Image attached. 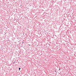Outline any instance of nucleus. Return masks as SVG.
Listing matches in <instances>:
<instances>
[{
  "label": "nucleus",
  "instance_id": "1",
  "mask_svg": "<svg viewBox=\"0 0 76 76\" xmlns=\"http://www.w3.org/2000/svg\"><path fill=\"white\" fill-rule=\"evenodd\" d=\"M19 70H20V68H19Z\"/></svg>",
  "mask_w": 76,
  "mask_h": 76
},
{
  "label": "nucleus",
  "instance_id": "2",
  "mask_svg": "<svg viewBox=\"0 0 76 76\" xmlns=\"http://www.w3.org/2000/svg\"><path fill=\"white\" fill-rule=\"evenodd\" d=\"M15 62H13V64H14V63Z\"/></svg>",
  "mask_w": 76,
  "mask_h": 76
},
{
  "label": "nucleus",
  "instance_id": "3",
  "mask_svg": "<svg viewBox=\"0 0 76 76\" xmlns=\"http://www.w3.org/2000/svg\"><path fill=\"white\" fill-rule=\"evenodd\" d=\"M14 63H15V62H14Z\"/></svg>",
  "mask_w": 76,
  "mask_h": 76
},
{
  "label": "nucleus",
  "instance_id": "4",
  "mask_svg": "<svg viewBox=\"0 0 76 76\" xmlns=\"http://www.w3.org/2000/svg\"><path fill=\"white\" fill-rule=\"evenodd\" d=\"M59 69V70H60V69Z\"/></svg>",
  "mask_w": 76,
  "mask_h": 76
},
{
  "label": "nucleus",
  "instance_id": "5",
  "mask_svg": "<svg viewBox=\"0 0 76 76\" xmlns=\"http://www.w3.org/2000/svg\"><path fill=\"white\" fill-rule=\"evenodd\" d=\"M21 6H22V5H20Z\"/></svg>",
  "mask_w": 76,
  "mask_h": 76
}]
</instances>
